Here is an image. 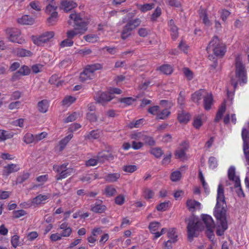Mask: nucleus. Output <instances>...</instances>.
<instances>
[{"instance_id": "obj_27", "label": "nucleus", "mask_w": 249, "mask_h": 249, "mask_svg": "<svg viewBox=\"0 0 249 249\" xmlns=\"http://www.w3.org/2000/svg\"><path fill=\"white\" fill-rule=\"evenodd\" d=\"M157 70H159L164 74L170 75L173 72V68L169 64H164L158 68Z\"/></svg>"}, {"instance_id": "obj_21", "label": "nucleus", "mask_w": 249, "mask_h": 249, "mask_svg": "<svg viewBox=\"0 0 249 249\" xmlns=\"http://www.w3.org/2000/svg\"><path fill=\"white\" fill-rule=\"evenodd\" d=\"M75 172V170L73 168H68L67 170L62 171V173L57 174L55 176V178L57 180H61L63 178H65L68 176L71 175L72 173Z\"/></svg>"}, {"instance_id": "obj_48", "label": "nucleus", "mask_w": 249, "mask_h": 249, "mask_svg": "<svg viewBox=\"0 0 249 249\" xmlns=\"http://www.w3.org/2000/svg\"><path fill=\"white\" fill-rule=\"evenodd\" d=\"M208 163L210 168L214 169L217 166V161L216 159L214 157H210L209 159Z\"/></svg>"}, {"instance_id": "obj_50", "label": "nucleus", "mask_w": 249, "mask_h": 249, "mask_svg": "<svg viewBox=\"0 0 249 249\" xmlns=\"http://www.w3.org/2000/svg\"><path fill=\"white\" fill-rule=\"evenodd\" d=\"M73 44V41L70 38H67L61 41L60 43L61 47H70Z\"/></svg>"}, {"instance_id": "obj_31", "label": "nucleus", "mask_w": 249, "mask_h": 249, "mask_svg": "<svg viewBox=\"0 0 249 249\" xmlns=\"http://www.w3.org/2000/svg\"><path fill=\"white\" fill-rule=\"evenodd\" d=\"M102 68V65L99 63L88 65L86 67V68L92 73H94L95 71L101 70Z\"/></svg>"}, {"instance_id": "obj_46", "label": "nucleus", "mask_w": 249, "mask_h": 249, "mask_svg": "<svg viewBox=\"0 0 249 249\" xmlns=\"http://www.w3.org/2000/svg\"><path fill=\"white\" fill-rule=\"evenodd\" d=\"M30 177V174L25 173L23 175L18 176L17 178V184H21L27 180Z\"/></svg>"}, {"instance_id": "obj_26", "label": "nucleus", "mask_w": 249, "mask_h": 249, "mask_svg": "<svg viewBox=\"0 0 249 249\" xmlns=\"http://www.w3.org/2000/svg\"><path fill=\"white\" fill-rule=\"evenodd\" d=\"M49 107L48 101L47 100H43L37 104V108L39 112L45 113L47 111Z\"/></svg>"}, {"instance_id": "obj_59", "label": "nucleus", "mask_w": 249, "mask_h": 249, "mask_svg": "<svg viewBox=\"0 0 249 249\" xmlns=\"http://www.w3.org/2000/svg\"><path fill=\"white\" fill-rule=\"evenodd\" d=\"M144 122L143 119H141L137 120L135 122H131L129 124V127L131 128L133 127H139V126L142 124Z\"/></svg>"}, {"instance_id": "obj_15", "label": "nucleus", "mask_w": 249, "mask_h": 249, "mask_svg": "<svg viewBox=\"0 0 249 249\" xmlns=\"http://www.w3.org/2000/svg\"><path fill=\"white\" fill-rule=\"evenodd\" d=\"M206 91L204 89H200L195 93H194L192 95V101L197 104H199V101L201 99V98L204 96L206 94Z\"/></svg>"}, {"instance_id": "obj_64", "label": "nucleus", "mask_w": 249, "mask_h": 249, "mask_svg": "<svg viewBox=\"0 0 249 249\" xmlns=\"http://www.w3.org/2000/svg\"><path fill=\"white\" fill-rule=\"evenodd\" d=\"M87 118L90 122H95L97 120L96 115L94 113L90 112L87 113Z\"/></svg>"}, {"instance_id": "obj_8", "label": "nucleus", "mask_w": 249, "mask_h": 249, "mask_svg": "<svg viewBox=\"0 0 249 249\" xmlns=\"http://www.w3.org/2000/svg\"><path fill=\"white\" fill-rule=\"evenodd\" d=\"M241 136L243 142V150L246 161L249 165V132L246 128L242 129Z\"/></svg>"}, {"instance_id": "obj_43", "label": "nucleus", "mask_w": 249, "mask_h": 249, "mask_svg": "<svg viewBox=\"0 0 249 249\" xmlns=\"http://www.w3.org/2000/svg\"><path fill=\"white\" fill-rule=\"evenodd\" d=\"M75 100V98L71 96H67L63 100L62 104L63 105L69 106L73 103Z\"/></svg>"}, {"instance_id": "obj_24", "label": "nucleus", "mask_w": 249, "mask_h": 249, "mask_svg": "<svg viewBox=\"0 0 249 249\" xmlns=\"http://www.w3.org/2000/svg\"><path fill=\"white\" fill-rule=\"evenodd\" d=\"M106 209L107 207L105 205H101L97 202L91 206V211L98 213H104L106 211Z\"/></svg>"}, {"instance_id": "obj_47", "label": "nucleus", "mask_w": 249, "mask_h": 249, "mask_svg": "<svg viewBox=\"0 0 249 249\" xmlns=\"http://www.w3.org/2000/svg\"><path fill=\"white\" fill-rule=\"evenodd\" d=\"M154 5L153 3H146L143 5H140V9L142 12H145L151 10Z\"/></svg>"}, {"instance_id": "obj_6", "label": "nucleus", "mask_w": 249, "mask_h": 249, "mask_svg": "<svg viewBox=\"0 0 249 249\" xmlns=\"http://www.w3.org/2000/svg\"><path fill=\"white\" fill-rule=\"evenodd\" d=\"M201 217L202 220L207 228V235L210 240H213L214 238V222L212 217L208 214H203Z\"/></svg>"}, {"instance_id": "obj_2", "label": "nucleus", "mask_w": 249, "mask_h": 249, "mask_svg": "<svg viewBox=\"0 0 249 249\" xmlns=\"http://www.w3.org/2000/svg\"><path fill=\"white\" fill-rule=\"evenodd\" d=\"M69 18L73 21L75 27L73 30L67 32V36L72 40L76 35L83 34L87 30L88 23L82 18L80 13H72L70 15Z\"/></svg>"}, {"instance_id": "obj_23", "label": "nucleus", "mask_w": 249, "mask_h": 249, "mask_svg": "<svg viewBox=\"0 0 249 249\" xmlns=\"http://www.w3.org/2000/svg\"><path fill=\"white\" fill-rule=\"evenodd\" d=\"M183 146L180 149L178 150L175 152V156L178 159H183L185 156V150L188 148V145L185 142L182 143Z\"/></svg>"}, {"instance_id": "obj_22", "label": "nucleus", "mask_w": 249, "mask_h": 249, "mask_svg": "<svg viewBox=\"0 0 249 249\" xmlns=\"http://www.w3.org/2000/svg\"><path fill=\"white\" fill-rule=\"evenodd\" d=\"M219 225L217 226L216 233L218 236H222L224 234V231L228 228L227 222H218Z\"/></svg>"}, {"instance_id": "obj_5", "label": "nucleus", "mask_w": 249, "mask_h": 249, "mask_svg": "<svg viewBox=\"0 0 249 249\" xmlns=\"http://www.w3.org/2000/svg\"><path fill=\"white\" fill-rule=\"evenodd\" d=\"M141 23V20L138 18L129 20L126 24L123 27L121 38L125 40L129 37L131 35L132 31L138 27Z\"/></svg>"}, {"instance_id": "obj_39", "label": "nucleus", "mask_w": 249, "mask_h": 249, "mask_svg": "<svg viewBox=\"0 0 249 249\" xmlns=\"http://www.w3.org/2000/svg\"><path fill=\"white\" fill-rule=\"evenodd\" d=\"M181 174L179 171L172 172L170 175V179L173 182H177L180 179Z\"/></svg>"}, {"instance_id": "obj_1", "label": "nucleus", "mask_w": 249, "mask_h": 249, "mask_svg": "<svg viewBox=\"0 0 249 249\" xmlns=\"http://www.w3.org/2000/svg\"><path fill=\"white\" fill-rule=\"evenodd\" d=\"M216 204L213 211V214L217 222H227V207L224 194V188L222 184L218 185L216 197Z\"/></svg>"}, {"instance_id": "obj_63", "label": "nucleus", "mask_w": 249, "mask_h": 249, "mask_svg": "<svg viewBox=\"0 0 249 249\" xmlns=\"http://www.w3.org/2000/svg\"><path fill=\"white\" fill-rule=\"evenodd\" d=\"M124 196L122 195L118 196L115 198V202L119 205H122L124 204Z\"/></svg>"}, {"instance_id": "obj_45", "label": "nucleus", "mask_w": 249, "mask_h": 249, "mask_svg": "<svg viewBox=\"0 0 249 249\" xmlns=\"http://www.w3.org/2000/svg\"><path fill=\"white\" fill-rule=\"evenodd\" d=\"M167 236L173 243H175L177 241V235L176 234L175 229H172L171 230H170L168 231Z\"/></svg>"}, {"instance_id": "obj_13", "label": "nucleus", "mask_w": 249, "mask_h": 249, "mask_svg": "<svg viewBox=\"0 0 249 249\" xmlns=\"http://www.w3.org/2000/svg\"><path fill=\"white\" fill-rule=\"evenodd\" d=\"M235 169L234 167L231 166L228 170V178L230 180L234 181V187L239 186L240 185V179L238 177H236Z\"/></svg>"}, {"instance_id": "obj_61", "label": "nucleus", "mask_w": 249, "mask_h": 249, "mask_svg": "<svg viewBox=\"0 0 249 249\" xmlns=\"http://www.w3.org/2000/svg\"><path fill=\"white\" fill-rule=\"evenodd\" d=\"M202 122L201 118L199 116L196 117L194 121V126L196 128L198 129L202 125Z\"/></svg>"}, {"instance_id": "obj_35", "label": "nucleus", "mask_w": 249, "mask_h": 249, "mask_svg": "<svg viewBox=\"0 0 249 249\" xmlns=\"http://www.w3.org/2000/svg\"><path fill=\"white\" fill-rule=\"evenodd\" d=\"M72 137L73 135L72 134H70L60 141L59 145L60 150H62L64 149L65 146L68 143L70 140L72 138Z\"/></svg>"}, {"instance_id": "obj_42", "label": "nucleus", "mask_w": 249, "mask_h": 249, "mask_svg": "<svg viewBox=\"0 0 249 249\" xmlns=\"http://www.w3.org/2000/svg\"><path fill=\"white\" fill-rule=\"evenodd\" d=\"M160 226V224L158 222H151L149 225L148 228L151 233H155Z\"/></svg>"}, {"instance_id": "obj_49", "label": "nucleus", "mask_w": 249, "mask_h": 249, "mask_svg": "<svg viewBox=\"0 0 249 249\" xmlns=\"http://www.w3.org/2000/svg\"><path fill=\"white\" fill-rule=\"evenodd\" d=\"M169 201L160 203L157 205L156 209L158 211H164L168 207Z\"/></svg>"}, {"instance_id": "obj_36", "label": "nucleus", "mask_w": 249, "mask_h": 249, "mask_svg": "<svg viewBox=\"0 0 249 249\" xmlns=\"http://www.w3.org/2000/svg\"><path fill=\"white\" fill-rule=\"evenodd\" d=\"M150 153L157 158H160L163 154V152L160 147L153 148L150 150Z\"/></svg>"}, {"instance_id": "obj_44", "label": "nucleus", "mask_w": 249, "mask_h": 249, "mask_svg": "<svg viewBox=\"0 0 249 249\" xmlns=\"http://www.w3.org/2000/svg\"><path fill=\"white\" fill-rule=\"evenodd\" d=\"M161 14V10L160 7H157L151 16V19L152 21H156L158 18H159Z\"/></svg>"}, {"instance_id": "obj_52", "label": "nucleus", "mask_w": 249, "mask_h": 249, "mask_svg": "<svg viewBox=\"0 0 249 249\" xmlns=\"http://www.w3.org/2000/svg\"><path fill=\"white\" fill-rule=\"evenodd\" d=\"M78 113H77L76 112H74L65 119L64 122L67 123L73 122L76 119V118L78 117Z\"/></svg>"}, {"instance_id": "obj_7", "label": "nucleus", "mask_w": 249, "mask_h": 249, "mask_svg": "<svg viewBox=\"0 0 249 249\" xmlns=\"http://www.w3.org/2000/svg\"><path fill=\"white\" fill-rule=\"evenodd\" d=\"M235 68V75L240 81V84L246 83L247 81L246 71L245 66L239 59H236Z\"/></svg>"}, {"instance_id": "obj_60", "label": "nucleus", "mask_w": 249, "mask_h": 249, "mask_svg": "<svg viewBox=\"0 0 249 249\" xmlns=\"http://www.w3.org/2000/svg\"><path fill=\"white\" fill-rule=\"evenodd\" d=\"M149 32V30L147 28H141L138 30V34L141 37H145Z\"/></svg>"}, {"instance_id": "obj_58", "label": "nucleus", "mask_w": 249, "mask_h": 249, "mask_svg": "<svg viewBox=\"0 0 249 249\" xmlns=\"http://www.w3.org/2000/svg\"><path fill=\"white\" fill-rule=\"evenodd\" d=\"M105 192L107 195L108 196H112L116 193V190L112 186H108L106 188Z\"/></svg>"}, {"instance_id": "obj_12", "label": "nucleus", "mask_w": 249, "mask_h": 249, "mask_svg": "<svg viewBox=\"0 0 249 249\" xmlns=\"http://www.w3.org/2000/svg\"><path fill=\"white\" fill-rule=\"evenodd\" d=\"M97 158L98 161L101 162H104L106 160H108L113 159V156L111 151L109 150L103 151L98 153Z\"/></svg>"}, {"instance_id": "obj_41", "label": "nucleus", "mask_w": 249, "mask_h": 249, "mask_svg": "<svg viewBox=\"0 0 249 249\" xmlns=\"http://www.w3.org/2000/svg\"><path fill=\"white\" fill-rule=\"evenodd\" d=\"M170 111L167 109H163L161 112L158 113L157 118L158 119H165L170 114Z\"/></svg>"}, {"instance_id": "obj_40", "label": "nucleus", "mask_w": 249, "mask_h": 249, "mask_svg": "<svg viewBox=\"0 0 249 249\" xmlns=\"http://www.w3.org/2000/svg\"><path fill=\"white\" fill-rule=\"evenodd\" d=\"M23 141L27 144H30L32 142H36L35 136L31 133H27L24 136Z\"/></svg>"}, {"instance_id": "obj_4", "label": "nucleus", "mask_w": 249, "mask_h": 249, "mask_svg": "<svg viewBox=\"0 0 249 249\" xmlns=\"http://www.w3.org/2000/svg\"><path fill=\"white\" fill-rule=\"evenodd\" d=\"M211 48L216 56H223L225 54V46L220 42L217 36H213L209 43L206 48L208 53L210 52Z\"/></svg>"}, {"instance_id": "obj_19", "label": "nucleus", "mask_w": 249, "mask_h": 249, "mask_svg": "<svg viewBox=\"0 0 249 249\" xmlns=\"http://www.w3.org/2000/svg\"><path fill=\"white\" fill-rule=\"evenodd\" d=\"M200 203L195 200L189 199L186 202V206L190 211L194 212L196 209H199Z\"/></svg>"}, {"instance_id": "obj_11", "label": "nucleus", "mask_w": 249, "mask_h": 249, "mask_svg": "<svg viewBox=\"0 0 249 249\" xmlns=\"http://www.w3.org/2000/svg\"><path fill=\"white\" fill-rule=\"evenodd\" d=\"M77 6V3L73 1L61 0L59 8L66 12H68Z\"/></svg>"}, {"instance_id": "obj_62", "label": "nucleus", "mask_w": 249, "mask_h": 249, "mask_svg": "<svg viewBox=\"0 0 249 249\" xmlns=\"http://www.w3.org/2000/svg\"><path fill=\"white\" fill-rule=\"evenodd\" d=\"M11 242L12 246L15 248H17L18 246L19 236L14 235L12 237Z\"/></svg>"}, {"instance_id": "obj_56", "label": "nucleus", "mask_w": 249, "mask_h": 249, "mask_svg": "<svg viewBox=\"0 0 249 249\" xmlns=\"http://www.w3.org/2000/svg\"><path fill=\"white\" fill-rule=\"evenodd\" d=\"M26 214L25 211L23 210H19L18 211H15L13 212V216L15 218H18L22 216H23Z\"/></svg>"}, {"instance_id": "obj_28", "label": "nucleus", "mask_w": 249, "mask_h": 249, "mask_svg": "<svg viewBox=\"0 0 249 249\" xmlns=\"http://www.w3.org/2000/svg\"><path fill=\"white\" fill-rule=\"evenodd\" d=\"M120 177V174L119 173H111L107 174L105 177V179L108 182H113L117 180Z\"/></svg>"}, {"instance_id": "obj_38", "label": "nucleus", "mask_w": 249, "mask_h": 249, "mask_svg": "<svg viewBox=\"0 0 249 249\" xmlns=\"http://www.w3.org/2000/svg\"><path fill=\"white\" fill-rule=\"evenodd\" d=\"M17 54L20 57L31 56L32 55V53L28 50L24 49H19L17 51Z\"/></svg>"}, {"instance_id": "obj_20", "label": "nucleus", "mask_w": 249, "mask_h": 249, "mask_svg": "<svg viewBox=\"0 0 249 249\" xmlns=\"http://www.w3.org/2000/svg\"><path fill=\"white\" fill-rule=\"evenodd\" d=\"M18 22L23 25H33L35 20L28 15H24L21 18L18 19Z\"/></svg>"}, {"instance_id": "obj_29", "label": "nucleus", "mask_w": 249, "mask_h": 249, "mask_svg": "<svg viewBox=\"0 0 249 249\" xmlns=\"http://www.w3.org/2000/svg\"><path fill=\"white\" fill-rule=\"evenodd\" d=\"M58 13L57 12H53L47 18V22L50 25L54 24L57 21Z\"/></svg>"}, {"instance_id": "obj_33", "label": "nucleus", "mask_w": 249, "mask_h": 249, "mask_svg": "<svg viewBox=\"0 0 249 249\" xmlns=\"http://www.w3.org/2000/svg\"><path fill=\"white\" fill-rule=\"evenodd\" d=\"M50 1V3L46 7L45 12L48 14H51L53 12H56L55 10L57 8V6L53 5L54 0H47Z\"/></svg>"}, {"instance_id": "obj_9", "label": "nucleus", "mask_w": 249, "mask_h": 249, "mask_svg": "<svg viewBox=\"0 0 249 249\" xmlns=\"http://www.w3.org/2000/svg\"><path fill=\"white\" fill-rule=\"evenodd\" d=\"M54 35V34L53 32H47L38 36H33L32 37V41L35 44L41 46L49 41L51 38L53 37Z\"/></svg>"}, {"instance_id": "obj_54", "label": "nucleus", "mask_w": 249, "mask_h": 249, "mask_svg": "<svg viewBox=\"0 0 249 249\" xmlns=\"http://www.w3.org/2000/svg\"><path fill=\"white\" fill-rule=\"evenodd\" d=\"M183 73L185 76L187 77V78L190 80L193 78V74L192 71L187 68H183Z\"/></svg>"}, {"instance_id": "obj_53", "label": "nucleus", "mask_w": 249, "mask_h": 249, "mask_svg": "<svg viewBox=\"0 0 249 249\" xmlns=\"http://www.w3.org/2000/svg\"><path fill=\"white\" fill-rule=\"evenodd\" d=\"M30 68L25 65L21 67L18 71H19L20 74L21 75H28L30 73Z\"/></svg>"}, {"instance_id": "obj_10", "label": "nucleus", "mask_w": 249, "mask_h": 249, "mask_svg": "<svg viewBox=\"0 0 249 249\" xmlns=\"http://www.w3.org/2000/svg\"><path fill=\"white\" fill-rule=\"evenodd\" d=\"M114 98V96L107 92H98L94 96V98L98 103L103 104L109 102Z\"/></svg>"}, {"instance_id": "obj_32", "label": "nucleus", "mask_w": 249, "mask_h": 249, "mask_svg": "<svg viewBox=\"0 0 249 249\" xmlns=\"http://www.w3.org/2000/svg\"><path fill=\"white\" fill-rule=\"evenodd\" d=\"M49 197L48 196L40 194L35 197L33 199L32 203L34 204L38 205L40 204L42 201L47 199Z\"/></svg>"}, {"instance_id": "obj_51", "label": "nucleus", "mask_w": 249, "mask_h": 249, "mask_svg": "<svg viewBox=\"0 0 249 249\" xmlns=\"http://www.w3.org/2000/svg\"><path fill=\"white\" fill-rule=\"evenodd\" d=\"M142 139L144 142L149 145L153 146L155 144V140L151 137L144 136Z\"/></svg>"}, {"instance_id": "obj_16", "label": "nucleus", "mask_w": 249, "mask_h": 249, "mask_svg": "<svg viewBox=\"0 0 249 249\" xmlns=\"http://www.w3.org/2000/svg\"><path fill=\"white\" fill-rule=\"evenodd\" d=\"M203 99L204 108L207 110H210L213 101L212 94L206 91Z\"/></svg>"}, {"instance_id": "obj_14", "label": "nucleus", "mask_w": 249, "mask_h": 249, "mask_svg": "<svg viewBox=\"0 0 249 249\" xmlns=\"http://www.w3.org/2000/svg\"><path fill=\"white\" fill-rule=\"evenodd\" d=\"M19 170L18 165L17 164H9L4 167L3 175L8 176L11 173L18 171Z\"/></svg>"}, {"instance_id": "obj_3", "label": "nucleus", "mask_w": 249, "mask_h": 249, "mask_svg": "<svg viewBox=\"0 0 249 249\" xmlns=\"http://www.w3.org/2000/svg\"><path fill=\"white\" fill-rule=\"evenodd\" d=\"M185 221L187 223V229L188 239L191 241L194 237L197 236L196 232L201 229V222L193 215L186 218Z\"/></svg>"}, {"instance_id": "obj_25", "label": "nucleus", "mask_w": 249, "mask_h": 249, "mask_svg": "<svg viewBox=\"0 0 249 249\" xmlns=\"http://www.w3.org/2000/svg\"><path fill=\"white\" fill-rule=\"evenodd\" d=\"M226 111V105L223 103L218 108L214 119L215 122H219L222 118L224 112Z\"/></svg>"}, {"instance_id": "obj_37", "label": "nucleus", "mask_w": 249, "mask_h": 249, "mask_svg": "<svg viewBox=\"0 0 249 249\" xmlns=\"http://www.w3.org/2000/svg\"><path fill=\"white\" fill-rule=\"evenodd\" d=\"M100 136V132L98 130H94L90 131L87 136H85L86 139H97Z\"/></svg>"}, {"instance_id": "obj_30", "label": "nucleus", "mask_w": 249, "mask_h": 249, "mask_svg": "<svg viewBox=\"0 0 249 249\" xmlns=\"http://www.w3.org/2000/svg\"><path fill=\"white\" fill-rule=\"evenodd\" d=\"M178 119L180 123H187L189 120V116L188 113L182 111L180 113H178Z\"/></svg>"}, {"instance_id": "obj_17", "label": "nucleus", "mask_w": 249, "mask_h": 249, "mask_svg": "<svg viewBox=\"0 0 249 249\" xmlns=\"http://www.w3.org/2000/svg\"><path fill=\"white\" fill-rule=\"evenodd\" d=\"M94 78V74L91 73L89 70L86 68H85L83 71H82L80 75L79 79L80 80L84 82L88 80H91Z\"/></svg>"}, {"instance_id": "obj_18", "label": "nucleus", "mask_w": 249, "mask_h": 249, "mask_svg": "<svg viewBox=\"0 0 249 249\" xmlns=\"http://www.w3.org/2000/svg\"><path fill=\"white\" fill-rule=\"evenodd\" d=\"M168 24L170 27L171 37L173 39H175L178 36V28L175 24V22L173 19L170 20Z\"/></svg>"}, {"instance_id": "obj_55", "label": "nucleus", "mask_w": 249, "mask_h": 249, "mask_svg": "<svg viewBox=\"0 0 249 249\" xmlns=\"http://www.w3.org/2000/svg\"><path fill=\"white\" fill-rule=\"evenodd\" d=\"M29 5L31 6V7L32 9H33L37 11H39L41 10V7L40 6V3H39V1H38L35 0V1H31Z\"/></svg>"}, {"instance_id": "obj_57", "label": "nucleus", "mask_w": 249, "mask_h": 249, "mask_svg": "<svg viewBox=\"0 0 249 249\" xmlns=\"http://www.w3.org/2000/svg\"><path fill=\"white\" fill-rule=\"evenodd\" d=\"M123 170L126 172L133 173L137 170V166L132 165H126L123 167Z\"/></svg>"}, {"instance_id": "obj_34", "label": "nucleus", "mask_w": 249, "mask_h": 249, "mask_svg": "<svg viewBox=\"0 0 249 249\" xmlns=\"http://www.w3.org/2000/svg\"><path fill=\"white\" fill-rule=\"evenodd\" d=\"M7 33L9 35V37L19 36L21 34L20 31L16 28H9L6 30Z\"/></svg>"}]
</instances>
